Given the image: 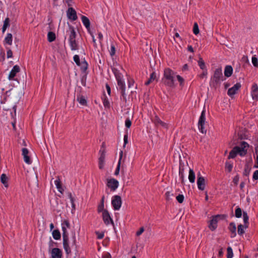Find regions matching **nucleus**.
<instances>
[{
    "instance_id": "obj_58",
    "label": "nucleus",
    "mask_w": 258,
    "mask_h": 258,
    "mask_svg": "<svg viewBox=\"0 0 258 258\" xmlns=\"http://www.w3.org/2000/svg\"><path fill=\"white\" fill-rule=\"evenodd\" d=\"M96 234L97 235V237L98 239H102L104 237V234L103 233H100L99 232H96Z\"/></svg>"
},
{
    "instance_id": "obj_6",
    "label": "nucleus",
    "mask_w": 258,
    "mask_h": 258,
    "mask_svg": "<svg viewBox=\"0 0 258 258\" xmlns=\"http://www.w3.org/2000/svg\"><path fill=\"white\" fill-rule=\"evenodd\" d=\"M221 217L222 216L220 215H217L213 217L209 225V227L211 230L213 231L216 229L217 227V223Z\"/></svg>"
},
{
    "instance_id": "obj_59",
    "label": "nucleus",
    "mask_w": 258,
    "mask_h": 258,
    "mask_svg": "<svg viewBox=\"0 0 258 258\" xmlns=\"http://www.w3.org/2000/svg\"><path fill=\"white\" fill-rule=\"evenodd\" d=\"M253 178L255 180L258 179V170L254 171L253 174Z\"/></svg>"
},
{
    "instance_id": "obj_60",
    "label": "nucleus",
    "mask_w": 258,
    "mask_h": 258,
    "mask_svg": "<svg viewBox=\"0 0 258 258\" xmlns=\"http://www.w3.org/2000/svg\"><path fill=\"white\" fill-rule=\"evenodd\" d=\"M144 231V227H141L139 231H138V232H137L136 233V235L137 236H139L141 234H142L143 233V232Z\"/></svg>"
},
{
    "instance_id": "obj_22",
    "label": "nucleus",
    "mask_w": 258,
    "mask_h": 258,
    "mask_svg": "<svg viewBox=\"0 0 258 258\" xmlns=\"http://www.w3.org/2000/svg\"><path fill=\"white\" fill-rule=\"evenodd\" d=\"M233 72V69L231 66H227L224 70V75L226 77H229L231 76Z\"/></svg>"
},
{
    "instance_id": "obj_21",
    "label": "nucleus",
    "mask_w": 258,
    "mask_h": 258,
    "mask_svg": "<svg viewBox=\"0 0 258 258\" xmlns=\"http://www.w3.org/2000/svg\"><path fill=\"white\" fill-rule=\"evenodd\" d=\"M13 37L11 33H8L4 40V43L11 45L12 44Z\"/></svg>"
},
{
    "instance_id": "obj_34",
    "label": "nucleus",
    "mask_w": 258,
    "mask_h": 258,
    "mask_svg": "<svg viewBox=\"0 0 258 258\" xmlns=\"http://www.w3.org/2000/svg\"><path fill=\"white\" fill-rule=\"evenodd\" d=\"M9 22H10V20L8 18H7L5 19V20L4 21V24L3 28H2L3 33H4L6 31L7 27L9 26Z\"/></svg>"
},
{
    "instance_id": "obj_25",
    "label": "nucleus",
    "mask_w": 258,
    "mask_h": 258,
    "mask_svg": "<svg viewBox=\"0 0 258 258\" xmlns=\"http://www.w3.org/2000/svg\"><path fill=\"white\" fill-rule=\"evenodd\" d=\"M1 181L6 187H8V177L5 174L1 175Z\"/></svg>"
},
{
    "instance_id": "obj_48",
    "label": "nucleus",
    "mask_w": 258,
    "mask_h": 258,
    "mask_svg": "<svg viewBox=\"0 0 258 258\" xmlns=\"http://www.w3.org/2000/svg\"><path fill=\"white\" fill-rule=\"evenodd\" d=\"M175 76L176 77L177 80L180 83V85L181 86H182L183 84V83H184V79H183V78H182L179 75H176Z\"/></svg>"
},
{
    "instance_id": "obj_46",
    "label": "nucleus",
    "mask_w": 258,
    "mask_h": 258,
    "mask_svg": "<svg viewBox=\"0 0 258 258\" xmlns=\"http://www.w3.org/2000/svg\"><path fill=\"white\" fill-rule=\"evenodd\" d=\"M233 166L232 164L229 163L228 162L226 163L225 168L227 170H228L229 172H231Z\"/></svg>"
},
{
    "instance_id": "obj_64",
    "label": "nucleus",
    "mask_w": 258,
    "mask_h": 258,
    "mask_svg": "<svg viewBox=\"0 0 258 258\" xmlns=\"http://www.w3.org/2000/svg\"><path fill=\"white\" fill-rule=\"evenodd\" d=\"M102 258H111V256L109 253H107L102 256Z\"/></svg>"
},
{
    "instance_id": "obj_17",
    "label": "nucleus",
    "mask_w": 258,
    "mask_h": 258,
    "mask_svg": "<svg viewBox=\"0 0 258 258\" xmlns=\"http://www.w3.org/2000/svg\"><path fill=\"white\" fill-rule=\"evenodd\" d=\"M101 155L99 158V167L102 169L104 168V162H105V151L104 150L100 151Z\"/></svg>"
},
{
    "instance_id": "obj_35",
    "label": "nucleus",
    "mask_w": 258,
    "mask_h": 258,
    "mask_svg": "<svg viewBox=\"0 0 258 258\" xmlns=\"http://www.w3.org/2000/svg\"><path fill=\"white\" fill-rule=\"evenodd\" d=\"M243 222H244V225H247L248 223V216L246 213L243 212Z\"/></svg>"
},
{
    "instance_id": "obj_43",
    "label": "nucleus",
    "mask_w": 258,
    "mask_h": 258,
    "mask_svg": "<svg viewBox=\"0 0 258 258\" xmlns=\"http://www.w3.org/2000/svg\"><path fill=\"white\" fill-rule=\"evenodd\" d=\"M73 59L77 66L80 65V57L78 55H75L74 56Z\"/></svg>"
},
{
    "instance_id": "obj_42",
    "label": "nucleus",
    "mask_w": 258,
    "mask_h": 258,
    "mask_svg": "<svg viewBox=\"0 0 258 258\" xmlns=\"http://www.w3.org/2000/svg\"><path fill=\"white\" fill-rule=\"evenodd\" d=\"M242 215V211L240 208H237L235 210V216L237 218H240Z\"/></svg>"
},
{
    "instance_id": "obj_13",
    "label": "nucleus",
    "mask_w": 258,
    "mask_h": 258,
    "mask_svg": "<svg viewBox=\"0 0 258 258\" xmlns=\"http://www.w3.org/2000/svg\"><path fill=\"white\" fill-rule=\"evenodd\" d=\"M251 95L253 100H258V86L256 84H253L252 86Z\"/></svg>"
},
{
    "instance_id": "obj_1",
    "label": "nucleus",
    "mask_w": 258,
    "mask_h": 258,
    "mask_svg": "<svg viewBox=\"0 0 258 258\" xmlns=\"http://www.w3.org/2000/svg\"><path fill=\"white\" fill-rule=\"evenodd\" d=\"M176 74L169 68L165 69L164 72L162 82L168 87L173 88L174 85V77Z\"/></svg>"
},
{
    "instance_id": "obj_33",
    "label": "nucleus",
    "mask_w": 258,
    "mask_h": 258,
    "mask_svg": "<svg viewBox=\"0 0 258 258\" xmlns=\"http://www.w3.org/2000/svg\"><path fill=\"white\" fill-rule=\"evenodd\" d=\"M48 40L49 42H52L55 39V35L52 32H49L47 34Z\"/></svg>"
},
{
    "instance_id": "obj_18",
    "label": "nucleus",
    "mask_w": 258,
    "mask_h": 258,
    "mask_svg": "<svg viewBox=\"0 0 258 258\" xmlns=\"http://www.w3.org/2000/svg\"><path fill=\"white\" fill-rule=\"evenodd\" d=\"M70 223L68 220H64L61 224L62 230L63 231L62 236L68 235L67 228H70Z\"/></svg>"
},
{
    "instance_id": "obj_12",
    "label": "nucleus",
    "mask_w": 258,
    "mask_h": 258,
    "mask_svg": "<svg viewBox=\"0 0 258 258\" xmlns=\"http://www.w3.org/2000/svg\"><path fill=\"white\" fill-rule=\"evenodd\" d=\"M63 245L64 249L66 252L67 253L69 254L71 253V248L69 246V238L68 235L64 236L63 235Z\"/></svg>"
},
{
    "instance_id": "obj_51",
    "label": "nucleus",
    "mask_w": 258,
    "mask_h": 258,
    "mask_svg": "<svg viewBox=\"0 0 258 258\" xmlns=\"http://www.w3.org/2000/svg\"><path fill=\"white\" fill-rule=\"evenodd\" d=\"M103 105L105 107H108L109 106V101L108 100V99H107L106 98V97H104L103 98Z\"/></svg>"
},
{
    "instance_id": "obj_56",
    "label": "nucleus",
    "mask_w": 258,
    "mask_h": 258,
    "mask_svg": "<svg viewBox=\"0 0 258 258\" xmlns=\"http://www.w3.org/2000/svg\"><path fill=\"white\" fill-rule=\"evenodd\" d=\"M239 181V176L238 175L235 176L233 180V183L235 185H237Z\"/></svg>"
},
{
    "instance_id": "obj_36",
    "label": "nucleus",
    "mask_w": 258,
    "mask_h": 258,
    "mask_svg": "<svg viewBox=\"0 0 258 258\" xmlns=\"http://www.w3.org/2000/svg\"><path fill=\"white\" fill-rule=\"evenodd\" d=\"M198 126L200 131L203 134L206 133V130L205 128V123H198Z\"/></svg>"
},
{
    "instance_id": "obj_26",
    "label": "nucleus",
    "mask_w": 258,
    "mask_h": 258,
    "mask_svg": "<svg viewBox=\"0 0 258 258\" xmlns=\"http://www.w3.org/2000/svg\"><path fill=\"white\" fill-rule=\"evenodd\" d=\"M195 174L194 170L190 169L189 170L188 179L191 183L195 182Z\"/></svg>"
},
{
    "instance_id": "obj_61",
    "label": "nucleus",
    "mask_w": 258,
    "mask_h": 258,
    "mask_svg": "<svg viewBox=\"0 0 258 258\" xmlns=\"http://www.w3.org/2000/svg\"><path fill=\"white\" fill-rule=\"evenodd\" d=\"M69 197H70V200H71V202L72 203V207H73V208H75L74 201V199L72 197V196L71 194L69 195Z\"/></svg>"
},
{
    "instance_id": "obj_52",
    "label": "nucleus",
    "mask_w": 258,
    "mask_h": 258,
    "mask_svg": "<svg viewBox=\"0 0 258 258\" xmlns=\"http://www.w3.org/2000/svg\"><path fill=\"white\" fill-rule=\"evenodd\" d=\"M22 155L24 157L28 155L29 154V151L26 148H23L22 150Z\"/></svg>"
},
{
    "instance_id": "obj_27",
    "label": "nucleus",
    "mask_w": 258,
    "mask_h": 258,
    "mask_svg": "<svg viewBox=\"0 0 258 258\" xmlns=\"http://www.w3.org/2000/svg\"><path fill=\"white\" fill-rule=\"evenodd\" d=\"M81 19L83 24L86 27V28H89L90 23L89 19L84 16H82Z\"/></svg>"
},
{
    "instance_id": "obj_28",
    "label": "nucleus",
    "mask_w": 258,
    "mask_h": 258,
    "mask_svg": "<svg viewBox=\"0 0 258 258\" xmlns=\"http://www.w3.org/2000/svg\"><path fill=\"white\" fill-rule=\"evenodd\" d=\"M156 80V75L155 72H153L151 74L149 79L145 83V85H148Z\"/></svg>"
},
{
    "instance_id": "obj_55",
    "label": "nucleus",
    "mask_w": 258,
    "mask_h": 258,
    "mask_svg": "<svg viewBox=\"0 0 258 258\" xmlns=\"http://www.w3.org/2000/svg\"><path fill=\"white\" fill-rule=\"evenodd\" d=\"M255 153L256 154V165L254 166L256 168H258V147L255 148Z\"/></svg>"
},
{
    "instance_id": "obj_44",
    "label": "nucleus",
    "mask_w": 258,
    "mask_h": 258,
    "mask_svg": "<svg viewBox=\"0 0 258 258\" xmlns=\"http://www.w3.org/2000/svg\"><path fill=\"white\" fill-rule=\"evenodd\" d=\"M251 60H252V63L253 65L255 67H258V60H257V58L255 56H252Z\"/></svg>"
},
{
    "instance_id": "obj_3",
    "label": "nucleus",
    "mask_w": 258,
    "mask_h": 258,
    "mask_svg": "<svg viewBox=\"0 0 258 258\" xmlns=\"http://www.w3.org/2000/svg\"><path fill=\"white\" fill-rule=\"evenodd\" d=\"M67 33L69 35V45L71 50L74 51L78 49V44L76 40L77 34L74 27L69 25Z\"/></svg>"
},
{
    "instance_id": "obj_47",
    "label": "nucleus",
    "mask_w": 258,
    "mask_h": 258,
    "mask_svg": "<svg viewBox=\"0 0 258 258\" xmlns=\"http://www.w3.org/2000/svg\"><path fill=\"white\" fill-rule=\"evenodd\" d=\"M23 158H24V160L25 162V163H26L28 164H31L32 161L30 159V158L28 155L25 156Z\"/></svg>"
},
{
    "instance_id": "obj_11",
    "label": "nucleus",
    "mask_w": 258,
    "mask_h": 258,
    "mask_svg": "<svg viewBox=\"0 0 258 258\" xmlns=\"http://www.w3.org/2000/svg\"><path fill=\"white\" fill-rule=\"evenodd\" d=\"M222 72L221 69H217L215 70L213 76V80L216 82L218 83L221 80H222Z\"/></svg>"
},
{
    "instance_id": "obj_40",
    "label": "nucleus",
    "mask_w": 258,
    "mask_h": 258,
    "mask_svg": "<svg viewBox=\"0 0 258 258\" xmlns=\"http://www.w3.org/2000/svg\"><path fill=\"white\" fill-rule=\"evenodd\" d=\"M79 66L81 67V69L84 71L87 69L88 64L86 61H84L80 62V65Z\"/></svg>"
},
{
    "instance_id": "obj_15",
    "label": "nucleus",
    "mask_w": 258,
    "mask_h": 258,
    "mask_svg": "<svg viewBox=\"0 0 258 258\" xmlns=\"http://www.w3.org/2000/svg\"><path fill=\"white\" fill-rule=\"evenodd\" d=\"M20 71V67L17 65L15 66L10 72L8 77V79L10 80H12L14 79V78L16 76V74L19 72Z\"/></svg>"
},
{
    "instance_id": "obj_50",
    "label": "nucleus",
    "mask_w": 258,
    "mask_h": 258,
    "mask_svg": "<svg viewBox=\"0 0 258 258\" xmlns=\"http://www.w3.org/2000/svg\"><path fill=\"white\" fill-rule=\"evenodd\" d=\"M104 204L103 203H100V204L98 207V212H103V211L105 210L104 209Z\"/></svg>"
},
{
    "instance_id": "obj_4",
    "label": "nucleus",
    "mask_w": 258,
    "mask_h": 258,
    "mask_svg": "<svg viewBox=\"0 0 258 258\" xmlns=\"http://www.w3.org/2000/svg\"><path fill=\"white\" fill-rule=\"evenodd\" d=\"M113 72L114 75L116 77V79L117 81V85L120 90H121V93L123 98H125V85L124 81H123V76L122 75L119 73L117 70L114 69Z\"/></svg>"
},
{
    "instance_id": "obj_62",
    "label": "nucleus",
    "mask_w": 258,
    "mask_h": 258,
    "mask_svg": "<svg viewBox=\"0 0 258 258\" xmlns=\"http://www.w3.org/2000/svg\"><path fill=\"white\" fill-rule=\"evenodd\" d=\"M179 175L180 176V178L182 180V181H183V170H181L180 168H179Z\"/></svg>"
},
{
    "instance_id": "obj_29",
    "label": "nucleus",
    "mask_w": 258,
    "mask_h": 258,
    "mask_svg": "<svg viewBox=\"0 0 258 258\" xmlns=\"http://www.w3.org/2000/svg\"><path fill=\"white\" fill-rule=\"evenodd\" d=\"M247 227V225L240 224L238 226V233L242 235L244 233V229Z\"/></svg>"
},
{
    "instance_id": "obj_24",
    "label": "nucleus",
    "mask_w": 258,
    "mask_h": 258,
    "mask_svg": "<svg viewBox=\"0 0 258 258\" xmlns=\"http://www.w3.org/2000/svg\"><path fill=\"white\" fill-rule=\"evenodd\" d=\"M122 155H123V152H122V151H120L119 153V161H118V162L117 164L116 169L115 173H114V174L115 175H117L119 174V170H120V164H121V159L122 158Z\"/></svg>"
},
{
    "instance_id": "obj_16",
    "label": "nucleus",
    "mask_w": 258,
    "mask_h": 258,
    "mask_svg": "<svg viewBox=\"0 0 258 258\" xmlns=\"http://www.w3.org/2000/svg\"><path fill=\"white\" fill-rule=\"evenodd\" d=\"M52 258H61L62 256L61 251L57 248H52L51 251Z\"/></svg>"
},
{
    "instance_id": "obj_14",
    "label": "nucleus",
    "mask_w": 258,
    "mask_h": 258,
    "mask_svg": "<svg viewBox=\"0 0 258 258\" xmlns=\"http://www.w3.org/2000/svg\"><path fill=\"white\" fill-rule=\"evenodd\" d=\"M67 16L69 19L73 21H75L77 19L76 12L75 10L72 8H70L68 9L67 11Z\"/></svg>"
},
{
    "instance_id": "obj_20",
    "label": "nucleus",
    "mask_w": 258,
    "mask_h": 258,
    "mask_svg": "<svg viewBox=\"0 0 258 258\" xmlns=\"http://www.w3.org/2000/svg\"><path fill=\"white\" fill-rule=\"evenodd\" d=\"M152 121L156 125H161L163 127L165 128L167 127V124L162 121L158 116H155L154 118H153Z\"/></svg>"
},
{
    "instance_id": "obj_54",
    "label": "nucleus",
    "mask_w": 258,
    "mask_h": 258,
    "mask_svg": "<svg viewBox=\"0 0 258 258\" xmlns=\"http://www.w3.org/2000/svg\"><path fill=\"white\" fill-rule=\"evenodd\" d=\"M166 198L167 200H170L171 199V197H173V195L171 194L169 191H167L165 194Z\"/></svg>"
},
{
    "instance_id": "obj_57",
    "label": "nucleus",
    "mask_w": 258,
    "mask_h": 258,
    "mask_svg": "<svg viewBox=\"0 0 258 258\" xmlns=\"http://www.w3.org/2000/svg\"><path fill=\"white\" fill-rule=\"evenodd\" d=\"M7 57L8 58L12 57L13 52L11 49L8 50L7 52Z\"/></svg>"
},
{
    "instance_id": "obj_31",
    "label": "nucleus",
    "mask_w": 258,
    "mask_h": 258,
    "mask_svg": "<svg viewBox=\"0 0 258 258\" xmlns=\"http://www.w3.org/2000/svg\"><path fill=\"white\" fill-rule=\"evenodd\" d=\"M54 183H55L58 191H59L61 193H62V192L63 191V189L61 186V184L60 180L59 179L55 180L54 181Z\"/></svg>"
},
{
    "instance_id": "obj_19",
    "label": "nucleus",
    "mask_w": 258,
    "mask_h": 258,
    "mask_svg": "<svg viewBox=\"0 0 258 258\" xmlns=\"http://www.w3.org/2000/svg\"><path fill=\"white\" fill-rule=\"evenodd\" d=\"M228 228L231 233V237H234L236 235V227L235 224L233 222L230 223Z\"/></svg>"
},
{
    "instance_id": "obj_38",
    "label": "nucleus",
    "mask_w": 258,
    "mask_h": 258,
    "mask_svg": "<svg viewBox=\"0 0 258 258\" xmlns=\"http://www.w3.org/2000/svg\"><path fill=\"white\" fill-rule=\"evenodd\" d=\"M193 32L195 35H197L199 33V29L197 23H195L194 24Z\"/></svg>"
},
{
    "instance_id": "obj_7",
    "label": "nucleus",
    "mask_w": 258,
    "mask_h": 258,
    "mask_svg": "<svg viewBox=\"0 0 258 258\" xmlns=\"http://www.w3.org/2000/svg\"><path fill=\"white\" fill-rule=\"evenodd\" d=\"M198 187L200 190H204L206 186V180L204 177H203L200 173L198 174L197 179Z\"/></svg>"
},
{
    "instance_id": "obj_5",
    "label": "nucleus",
    "mask_w": 258,
    "mask_h": 258,
    "mask_svg": "<svg viewBox=\"0 0 258 258\" xmlns=\"http://www.w3.org/2000/svg\"><path fill=\"white\" fill-rule=\"evenodd\" d=\"M111 204L114 210H118L120 208L122 204L121 197L117 195L112 197Z\"/></svg>"
},
{
    "instance_id": "obj_10",
    "label": "nucleus",
    "mask_w": 258,
    "mask_h": 258,
    "mask_svg": "<svg viewBox=\"0 0 258 258\" xmlns=\"http://www.w3.org/2000/svg\"><path fill=\"white\" fill-rule=\"evenodd\" d=\"M102 218L104 222L106 225H108L110 222L113 223V221L108 211H103V212L102 213Z\"/></svg>"
},
{
    "instance_id": "obj_2",
    "label": "nucleus",
    "mask_w": 258,
    "mask_h": 258,
    "mask_svg": "<svg viewBox=\"0 0 258 258\" xmlns=\"http://www.w3.org/2000/svg\"><path fill=\"white\" fill-rule=\"evenodd\" d=\"M248 144L245 142H242L240 146L235 147L229 153L228 159L234 158L239 154L241 156L246 155L248 148Z\"/></svg>"
},
{
    "instance_id": "obj_32",
    "label": "nucleus",
    "mask_w": 258,
    "mask_h": 258,
    "mask_svg": "<svg viewBox=\"0 0 258 258\" xmlns=\"http://www.w3.org/2000/svg\"><path fill=\"white\" fill-rule=\"evenodd\" d=\"M52 234L54 239L58 240L60 238V233L58 230H53Z\"/></svg>"
},
{
    "instance_id": "obj_37",
    "label": "nucleus",
    "mask_w": 258,
    "mask_h": 258,
    "mask_svg": "<svg viewBox=\"0 0 258 258\" xmlns=\"http://www.w3.org/2000/svg\"><path fill=\"white\" fill-rule=\"evenodd\" d=\"M233 256V253L232 249L231 247H228L227 248V258H232Z\"/></svg>"
},
{
    "instance_id": "obj_8",
    "label": "nucleus",
    "mask_w": 258,
    "mask_h": 258,
    "mask_svg": "<svg viewBox=\"0 0 258 258\" xmlns=\"http://www.w3.org/2000/svg\"><path fill=\"white\" fill-rule=\"evenodd\" d=\"M118 181L114 178H110L107 179V186L111 189V190L114 191L118 186Z\"/></svg>"
},
{
    "instance_id": "obj_41",
    "label": "nucleus",
    "mask_w": 258,
    "mask_h": 258,
    "mask_svg": "<svg viewBox=\"0 0 258 258\" xmlns=\"http://www.w3.org/2000/svg\"><path fill=\"white\" fill-rule=\"evenodd\" d=\"M109 53L111 56H113L115 53V47L113 44L111 45L110 49L109 50Z\"/></svg>"
},
{
    "instance_id": "obj_49",
    "label": "nucleus",
    "mask_w": 258,
    "mask_h": 258,
    "mask_svg": "<svg viewBox=\"0 0 258 258\" xmlns=\"http://www.w3.org/2000/svg\"><path fill=\"white\" fill-rule=\"evenodd\" d=\"M207 75V71L206 70H203V72L199 75V77L201 79H204L206 77Z\"/></svg>"
},
{
    "instance_id": "obj_30",
    "label": "nucleus",
    "mask_w": 258,
    "mask_h": 258,
    "mask_svg": "<svg viewBox=\"0 0 258 258\" xmlns=\"http://www.w3.org/2000/svg\"><path fill=\"white\" fill-rule=\"evenodd\" d=\"M206 111L205 110H203L202 112L201 115L200 117L199 120V123H205L206 121V115H205Z\"/></svg>"
},
{
    "instance_id": "obj_63",
    "label": "nucleus",
    "mask_w": 258,
    "mask_h": 258,
    "mask_svg": "<svg viewBox=\"0 0 258 258\" xmlns=\"http://www.w3.org/2000/svg\"><path fill=\"white\" fill-rule=\"evenodd\" d=\"M123 140H124V146L127 143V135H125L124 136Z\"/></svg>"
},
{
    "instance_id": "obj_9",
    "label": "nucleus",
    "mask_w": 258,
    "mask_h": 258,
    "mask_svg": "<svg viewBox=\"0 0 258 258\" xmlns=\"http://www.w3.org/2000/svg\"><path fill=\"white\" fill-rule=\"evenodd\" d=\"M240 87L241 84L240 83H236L232 87L229 89L227 92L228 95L230 97L233 96L237 93Z\"/></svg>"
},
{
    "instance_id": "obj_39",
    "label": "nucleus",
    "mask_w": 258,
    "mask_h": 258,
    "mask_svg": "<svg viewBox=\"0 0 258 258\" xmlns=\"http://www.w3.org/2000/svg\"><path fill=\"white\" fill-rule=\"evenodd\" d=\"M198 64L201 69H202L203 70H205V62L202 58H200V59L198 61Z\"/></svg>"
},
{
    "instance_id": "obj_45",
    "label": "nucleus",
    "mask_w": 258,
    "mask_h": 258,
    "mask_svg": "<svg viewBox=\"0 0 258 258\" xmlns=\"http://www.w3.org/2000/svg\"><path fill=\"white\" fill-rule=\"evenodd\" d=\"M176 199L179 203H182L184 200V196L182 195H179Z\"/></svg>"
},
{
    "instance_id": "obj_53",
    "label": "nucleus",
    "mask_w": 258,
    "mask_h": 258,
    "mask_svg": "<svg viewBox=\"0 0 258 258\" xmlns=\"http://www.w3.org/2000/svg\"><path fill=\"white\" fill-rule=\"evenodd\" d=\"M125 126L126 127H127V128L130 127V126H131V124H132V122H131V120L128 118L126 119L125 122Z\"/></svg>"
},
{
    "instance_id": "obj_23",
    "label": "nucleus",
    "mask_w": 258,
    "mask_h": 258,
    "mask_svg": "<svg viewBox=\"0 0 258 258\" xmlns=\"http://www.w3.org/2000/svg\"><path fill=\"white\" fill-rule=\"evenodd\" d=\"M77 100L79 102V103L83 106L87 105V100L85 97L82 95H78L77 97Z\"/></svg>"
}]
</instances>
